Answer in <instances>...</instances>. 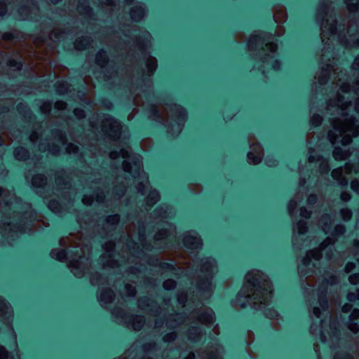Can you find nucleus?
<instances>
[{"mask_svg": "<svg viewBox=\"0 0 359 359\" xmlns=\"http://www.w3.org/2000/svg\"><path fill=\"white\" fill-rule=\"evenodd\" d=\"M154 97L156 100H161L164 102L167 105L171 107V109L177 113L176 116V120L175 122L179 125L182 126V123L187 120V109L182 105L178 104L175 102H172V99L170 95L166 92H162L158 93L156 95H154Z\"/></svg>", "mask_w": 359, "mask_h": 359, "instance_id": "1", "label": "nucleus"}, {"mask_svg": "<svg viewBox=\"0 0 359 359\" xmlns=\"http://www.w3.org/2000/svg\"><path fill=\"white\" fill-rule=\"evenodd\" d=\"M182 243L184 248L191 251H198L203 246L202 239L196 231L186 233L182 238Z\"/></svg>", "mask_w": 359, "mask_h": 359, "instance_id": "2", "label": "nucleus"}, {"mask_svg": "<svg viewBox=\"0 0 359 359\" xmlns=\"http://www.w3.org/2000/svg\"><path fill=\"white\" fill-rule=\"evenodd\" d=\"M336 281L337 277L334 275H331L328 279H326L323 281L322 285L319 288L318 302L323 310H327L329 306L328 299L327 297V286L328 285H332Z\"/></svg>", "mask_w": 359, "mask_h": 359, "instance_id": "3", "label": "nucleus"}, {"mask_svg": "<svg viewBox=\"0 0 359 359\" xmlns=\"http://www.w3.org/2000/svg\"><path fill=\"white\" fill-rule=\"evenodd\" d=\"M146 112L148 114V118L151 121L164 125L163 122L161 121V114L158 109V108L154 104H149L146 108Z\"/></svg>", "mask_w": 359, "mask_h": 359, "instance_id": "4", "label": "nucleus"}, {"mask_svg": "<svg viewBox=\"0 0 359 359\" xmlns=\"http://www.w3.org/2000/svg\"><path fill=\"white\" fill-rule=\"evenodd\" d=\"M204 332V329L200 325L192 326L189 329V339L191 341H197V338L202 336Z\"/></svg>", "mask_w": 359, "mask_h": 359, "instance_id": "5", "label": "nucleus"}, {"mask_svg": "<svg viewBox=\"0 0 359 359\" xmlns=\"http://www.w3.org/2000/svg\"><path fill=\"white\" fill-rule=\"evenodd\" d=\"M210 286V280L209 278L204 277L201 279L198 283L196 285V289L199 292L207 291Z\"/></svg>", "mask_w": 359, "mask_h": 359, "instance_id": "6", "label": "nucleus"}, {"mask_svg": "<svg viewBox=\"0 0 359 359\" xmlns=\"http://www.w3.org/2000/svg\"><path fill=\"white\" fill-rule=\"evenodd\" d=\"M144 15V9L140 7H135L131 10L130 16L132 19L135 21H138L141 18H142Z\"/></svg>", "mask_w": 359, "mask_h": 359, "instance_id": "7", "label": "nucleus"}, {"mask_svg": "<svg viewBox=\"0 0 359 359\" xmlns=\"http://www.w3.org/2000/svg\"><path fill=\"white\" fill-rule=\"evenodd\" d=\"M14 155L16 158L27 159L29 157V152L25 147H18L14 150Z\"/></svg>", "mask_w": 359, "mask_h": 359, "instance_id": "8", "label": "nucleus"}, {"mask_svg": "<svg viewBox=\"0 0 359 359\" xmlns=\"http://www.w3.org/2000/svg\"><path fill=\"white\" fill-rule=\"evenodd\" d=\"M114 298V293L110 288L105 289L102 294L101 301L104 302H111Z\"/></svg>", "mask_w": 359, "mask_h": 359, "instance_id": "9", "label": "nucleus"}, {"mask_svg": "<svg viewBox=\"0 0 359 359\" xmlns=\"http://www.w3.org/2000/svg\"><path fill=\"white\" fill-rule=\"evenodd\" d=\"M79 8L82 10L85 14L90 15H93V9L89 6L88 0H81L79 4Z\"/></svg>", "mask_w": 359, "mask_h": 359, "instance_id": "10", "label": "nucleus"}, {"mask_svg": "<svg viewBox=\"0 0 359 359\" xmlns=\"http://www.w3.org/2000/svg\"><path fill=\"white\" fill-rule=\"evenodd\" d=\"M97 62L98 64H107L108 62V56L104 49H101L97 54Z\"/></svg>", "mask_w": 359, "mask_h": 359, "instance_id": "11", "label": "nucleus"}, {"mask_svg": "<svg viewBox=\"0 0 359 359\" xmlns=\"http://www.w3.org/2000/svg\"><path fill=\"white\" fill-rule=\"evenodd\" d=\"M323 121V118L319 114H314L311 119V125L315 128L320 126Z\"/></svg>", "mask_w": 359, "mask_h": 359, "instance_id": "12", "label": "nucleus"}, {"mask_svg": "<svg viewBox=\"0 0 359 359\" xmlns=\"http://www.w3.org/2000/svg\"><path fill=\"white\" fill-rule=\"evenodd\" d=\"M248 283L255 289L259 290L262 288L260 280L255 276L248 280Z\"/></svg>", "mask_w": 359, "mask_h": 359, "instance_id": "13", "label": "nucleus"}, {"mask_svg": "<svg viewBox=\"0 0 359 359\" xmlns=\"http://www.w3.org/2000/svg\"><path fill=\"white\" fill-rule=\"evenodd\" d=\"M113 191L114 194L116 196L121 197L124 194L126 191V187L123 184H120L118 186L115 187Z\"/></svg>", "mask_w": 359, "mask_h": 359, "instance_id": "14", "label": "nucleus"}, {"mask_svg": "<svg viewBox=\"0 0 359 359\" xmlns=\"http://www.w3.org/2000/svg\"><path fill=\"white\" fill-rule=\"evenodd\" d=\"M160 268L168 271H173L177 270V268L172 264L169 262H161L160 264Z\"/></svg>", "mask_w": 359, "mask_h": 359, "instance_id": "15", "label": "nucleus"}, {"mask_svg": "<svg viewBox=\"0 0 359 359\" xmlns=\"http://www.w3.org/2000/svg\"><path fill=\"white\" fill-rule=\"evenodd\" d=\"M68 251L66 249H60L56 253V259L62 261L67 258Z\"/></svg>", "mask_w": 359, "mask_h": 359, "instance_id": "16", "label": "nucleus"}, {"mask_svg": "<svg viewBox=\"0 0 359 359\" xmlns=\"http://www.w3.org/2000/svg\"><path fill=\"white\" fill-rule=\"evenodd\" d=\"M89 43H90L89 39L86 38V37H83L82 39L76 40V45L78 48H86V46L89 44Z\"/></svg>", "mask_w": 359, "mask_h": 359, "instance_id": "17", "label": "nucleus"}, {"mask_svg": "<svg viewBox=\"0 0 359 359\" xmlns=\"http://www.w3.org/2000/svg\"><path fill=\"white\" fill-rule=\"evenodd\" d=\"M346 299L350 302L359 300V293L350 292L346 295Z\"/></svg>", "mask_w": 359, "mask_h": 359, "instance_id": "18", "label": "nucleus"}, {"mask_svg": "<svg viewBox=\"0 0 359 359\" xmlns=\"http://www.w3.org/2000/svg\"><path fill=\"white\" fill-rule=\"evenodd\" d=\"M119 219L118 215H112L106 219V222L110 224H116Z\"/></svg>", "mask_w": 359, "mask_h": 359, "instance_id": "19", "label": "nucleus"}, {"mask_svg": "<svg viewBox=\"0 0 359 359\" xmlns=\"http://www.w3.org/2000/svg\"><path fill=\"white\" fill-rule=\"evenodd\" d=\"M344 154L343 149L339 147H336L333 151V155L336 159L341 158Z\"/></svg>", "mask_w": 359, "mask_h": 359, "instance_id": "20", "label": "nucleus"}, {"mask_svg": "<svg viewBox=\"0 0 359 359\" xmlns=\"http://www.w3.org/2000/svg\"><path fill=\"white\" fill-rule=\"evenodd\" d=\"M247 156L250 160L253 161L256 163L260 161V158L251 151H248Z\"/></svg>", "mask_w": 359, "mask_h": 359, "instance_id": "21", "label": "nucleus"}, {"mask_svg": "<svg viewBox=\"0 0 359 359\" xmlns=\"http://www.w3.org/2000/svg\"><path fill=\"white\" fill-rule=\"evenodd\" d=\"M303 266H315V264L313 262H312L311 258L310 257L307 256L303 259Z\"/></svg>", "mask_w": 359, "mask_h": 359, "instance_id": "22", "label": "nucleus"}, {"mask_svg": "<svg viewBox=\"0 0 359 359\" xmlns=\"http://www.w3.org/2000/svg\"><path fill=\"white\" fill-rule=\"evenodd\" d=\"M300 215L306 219H309L311 217V212L304 208H301Z\"/></svg>", "mask_w": 359, "mask_h": 359, "instance_id": "23", "label": "nucleus"}, {"mask_svg": "<svg viewBox=\"0 0 359 359\" xmlns=\"http://www.w3.org/2000/svg\"><path fill=\"white\" fill-rule=\"evenodd\" d=\"M150 299L147 298V297H142L140 299V302L143 304V305H147V306H149L148 304H147V302L149 301ZM151 304L152 306H156L157 304L156 302H154V300H151Z\"/></svg>", "mask_w": 359, "mask_h": 359, "instance_id": "24", "label": "nucleus"}, {"mask_svg": "<svg viewBox=\"0 0 359 359\" xmlns=\"http://www.w3.org/2000/svg\"><path fill=\"white\" fill-rule=\"evenodd\" d=\"M318 198L316 194H311L308 197V203L311 205H314L317 202Z\"/></svg>", "mask_w": 359, "mask_h": 359, "instance_id": "25", "label": "nucleus"}, {"mask_svg": "<svg viewBox=\"0 0 359 359\" xmlns=\"http://www.w3.org/2000/svg\"><path fill=\"white\" fill-rule=\"evenodd\" d=\"M59 205L60 204L57 201L53 200L49 202L48 207L50 210L54 211L55 208H56V207Z\"/></svg>", "mask_w": 359, "mask_h": 359, "instance_id": "26", "label": "nucleus"}, {"mask_svg": "<svg viewBox=\"0 0 359 359\" xmlns=\"http://www.w3.org/2000/svg\"><path fill=\"white\" fill-rule=\"evenodd\" d=\"M280 61L279 60L275 59L271 62V67L274 70H278L280 69Z\"/></svg>", "mask_w": 359, "mask_h": 359, "instance_id": "27", "label": "nucleus"}, {"mask_svg": "<svg viewBox=\"0 0 359 359\" xmlns=\"http://www.w3.org/2000/svg\"><path fill=\"white\" fill-rule=\"evenodd\" d=\"M334 359H352V358L348 353H343L337 355Z\"/></svg>", "mask_w": 359, "mask_h": 359, "instance_id": "28", "label": "nucleus"}, {"mask_svg": "<svg viewBox=\"0 0 359 359\" xmlns=\"http://www.w3.org/2000/svg\"><path fill=\"white\" fill-rule=\"evenodd\" d=\"M334 231L337 234H342L345 232V226L344 225L337 226L334 228Z\"/></svg>", "mask_w": 359, "mask_h": 359, "instance_id": "29", "label": "nucleus"}, {"mask_svg": "<svg viewBox=\"0 0 359 359\" xmlns=\"http://www.w3.org/2000/svg\"><path fill=\"white\" fill-rule=\"evenodd\" d=\"M3 39L4 40H13L14 39H15V36L11 33V32H8V33H6L3 35Z\"/></svg>", "mask_w": 359, "mask_h": 359, "instance_id": "30", "label": "nucleus"}, {"mask_svg": "<svg viewBox=\"0 0 359 359\" xmlns=\"http://www.w3.org/2000/svg\"><path fill=\"white\" fill-rule=\"evenodd\" d=\"M320 169L322 170V172L328 174L330 171V168L325 163H321L320 165Z\"/></svg>", "mask_w": 359, "mask_h": 359, "instance_id": "31", "label": "nucleus"}, {"mask_svg": "<svg viewBox=\"0 0 359 359\" xmlns=\"http://www.w3.org/2000/svg\"><path fill=\"white\" fill-rule=\"evenodd\" d=\"M125 288L126 290L129 292L130 295V296H134L135 294V288L133 287L132 285H126L125 286Z\"/></svg>", "mask_w": 359, "mask_h": 359, "instance_id": "32", "label": "nucleus"}, {"mask_svg": "<svg viewBox=\"0 0 359 359\" xmlns=\"http://www.w3.org/2000/svg\"><path fill=\"white\" fill-rule=\"evenodd\" d=\"M74 113L76 116H84V111L82 109L76 108L74 110Z\"/></svg>", "mask_w": 359, "mask_h": 359, "instance_id": "33", "label": "nucleus"}, {"mask_svg": "<svg viewBox=\"0 0 359 359\" xmlns=\"http://www.w3.org/2000/svg\"><path fill=\"white\" fill-rule=\"evenodd\" d=\"M153 212L155 215H160L162 213H165V211L162 208L158 207L156 209H154Z\"/></svg>", "mask_w": 359, "mask_h": 359, "instance_id": "34", "label": "nucleus"}, {"mask_svg": "<svg viewBox=\"0 0 359 359\" xmlns=\"http://www.w3.org/2000/svg\"><path fill=\"white\" fill-rule=\"evenodd\" d=\"M10 65L11 67H22V62H17L16 60H13L12 61H11Z\"/></svg>", "mask_w": 359, "mask_h": 359, "instance_id": "35", "label": "nucleus"}, {"mask_svg": "<svg viewBox=\"0 0 359 359\" xmlns=\"http://www.w3.org/2000/svg\"><path fill=\"white\" fill-rule=\"evenodd\" d=\"M351 187L353 191H355L359 188V182L358 181H352Z\"/></svg>", "mask_w": 359, "mask_h": 359, "instance_id": "36", "label": "nucleus"}, {"mask_svg": "<svg viewBox=\"0 0 359 359\" xmlns=\"http://www.w3.org/2000/svg\"><path fill=\"white\" fill-rule=\"evenodd\" d=\"M201 317L204 319L208 320L212 318V313L210 312H204L201 314Z\"/></svg>", "mask_w": 359, "mask_h": 359, "instance_id": "37", "label": "nucleus"}, {"mask_svg": "<svg viewBox=\"0 0 359 359\" xmlns=\"http://www.w3.org/2000/svg\"><path fill=\"white\" fill-rule=\"evenodd\" d=\"M26 1V3H27L28 4L32 6L34 8H38V5L36 4V0H25Z\"/></svg>", "mask_w": 359, "mask_h": 359, "instance_id": "38", "label": "nucleus"}, {"mask_svg": "<svg viewBox=\"0 0 359 359\" xmlns=\"http://www.w3.org/2000/svg\"><path fill=\"white\" fill-rule=\"evenodd\" d=\"M243 144L245 145V151H248V149L250 148V140L248 138H245V140H243Z\"/></svg>", "mask_w": 359, "mask_h": 359, "instance_id": "39", "label": "nucleus"}, {"mask_svg": "<svg viewBox=\"0 0 359 359\" xmlns=\"http://www.w3.org/2000/svg\"><path fill=\"white\" fill-rule=\"evenodd\" d=\"M299 273L302 276H306L309 274V269L301 267Z\"/></svg>", "mask_w": 359, "mask_h": 359, "instance_id": "40", "label": "nucleus"}, {"mask_svg": "<svg viewBox=\"0 0 359 359\" xmlns=\"http://www.w3.org/2000/svg\"><path fill=\"white\" fill-rule=\"evenodd\" d=\"M351 244L353 248H354L355 249L359 248V241L358 240H353V241H351Z\"/></svg>", "mask_w": 359, "mask_h": 359, "instance_id": "41", "label": "nucleus"}, {"mask_svg": "<svg viewBox=\"0 0 359 359\" xmlns=\"http://www.w3.org/2000/svg\"><path fill=\"white\" fill-rule=\"evenodd\" d=\"M350 198H351V196L348 193H345L341 195V199L344 201H346L349 200Z\"/></svg>", "mask_w": 359, "mask_h": 359, "instance_id": "42", "label": "nucleus"}, {"mask_svg": "<svg viewBox=\"0 0 359 359\" xmlns=\"http://www.w3.org/2000/svg\"><path fill=\"white\" fill-rule=\"evenodd\" d=\"M174 339V336L172 334H168L165 336L164 340L165 341H170Z\"/></svg>", "mask_w": 359, "mask_h": 359, "instance_id": "43", "label": "nucleus"}, {"mask_svg": "<svg viewBox=\"0 0 359 359\" xmlns=\"http://www.w3.org/2000/svg\"><path fill=\"white\" fill-rule=\"evenodd\" d=\"M351 308V305L346 304L343 306L342 311L344 312H348L350 311Z\"/></svg>", "mask_w": 359, "mask_h": 359, "instance_id": "44", "label": "nucleus"}, {"mask_svg": "<svg viewBox=\"0 0 359 359\" xmlns=\"http://www.w3.org/2000/svg\"><path fill=\"white\" fill-rule=\"evenodd\" d=\"M237 302L238 304L240 305V306L243 309H245L246 308L247 306V304L245 303V302L243 301V302H241L240 299L238 298H237Z\"/></svg>", "mask_w": 359, "mask_h": 359, "instance_id": "45", "label": "nucleus"}, {"mask_svg": "<svg viewBox=\"0 0 359 359\" xmlns=\"http://www.w3.org/2000/svg\"><path fill=\"white\" fill-rule=\"evenodd\" d=\"M258 39H261V37L258 36H256L253 38L252 41H251L250 46L251 47H253L255 44H256V41Z\"/></svg>", "mask_w": 359, "mask_h": 359, "instance_id": "46", "label": "nucleus"}, {"mask_svg": "<svg viewBox=\"0 0 359 359\" xmlns=\"http://www.w3.org/2000/svg\"><path fill=\"white\" fill-rule=\"evenodd\" d=\"M6 306V302L5 299L4 298H2L1 297H0V307L4 308Z\"/></svg>", "mask_w": 359, "mask_h": 359, "instance_id": "47", "label": "nucleus"}, {"mask_svg": "<svg viewBox=\"0 0 359 359\" xmlns=\"http://www.w3.org/2000/svg\"><path fill=\"white\" fill-rule=\"evenodd\" d=\"M353 279L358 280H359V273H353V275H351L350 276V280H352Z\"/></svg>", "mask_w": 359, "mask_h": 359, "instance_id": "48", "label": "nucleus"}, {"mask_svg": "<svg viewBox=\"0 0 359 359\" xmlns=\"http://www.w3.org/2000/svg\"><path fill=\"white\" fill-rule=\"evenodd\" d=\"M8 107L7 106H2L0 107V114L1 113H6L8 111Z\"/></svg>", "mask_w": 359, "mask_h": 359, "instance_id": "49", "label": "nucleus"}, {"mask_svg": "<svg viewBox=\"0 0 359 359\" xmlns=\"http://www.w3.org/2000/svg\"><path fill=\"white\" fill-rule=\"evenodd\" d=\"M275 311L273 309H272L271 308H269L266 309V316H268L269 314H271V317H270V318H271L273 317V313H274Z\"/></svg>", "mask_w": 359, "mask_h": 359, "instance_id": "50", "label": "nucleus"}, {"mask_svg": "<svg viewBox=\"0 0 359 359\" xmlns=\"http://www.w3.org/2000/svg\"><path fill=\"white\" fill-rule=\"evenodd\" d=\"M27 113L29 115V118L30 121H32V119L36 118V116L32 114V112L29 109L27 110Z\"/></svg>", "mask_w": 359, "mask_h": 359, "instance_id": "51", "label": "nucleus"}, {"mask_svg": "<svg viewBox=\"0 0 359 359\" xmlns=\"http://www.w3.org/2000/svg\"><path fill=\"white\" fill-rule=\"evenodd\" d=\"M25 106H24L22 104H18V110L19 112H22V111H24L25 109Z\"/></svg>", "mask_w": 359, "mask_h": 359, "instance_id": "52", "label": "nucleus"}, {"mask_svg": "<svg viewBox=\"0 0 359 359\" xmlns=\"http://www.w3.org/2000/svg\"><path fill=\"white\" fill-rule=\"evenodd\" d=\"M145 249L148 251H151L152 250V245L150 243H147L144 245Z\"/></svg>", "mask_w": 359, "mask_h": 359, "instance_id": "53", "label": "nucleus"}, {"mask_svg": "<svg viewBox=\"0 0 359 359\" xmlns=\"http://www.w3.org/2000/svg\"><path fill=\"white\" fill-rule=\"evenodd\" d=\"M348 8L350 11H353L358 9V6L355 4H350L348 6Z\"/></svg>", "mask_w": 359, "mask_h": 359, "instance_id": "54", "label": "nucleus"}, {"mask_svg": "<svg viewBox=\"0 0 359 359\" xmlns=\"http://www.w3.org/2000/svg\"><path fill=\"white\" fill-rule=\"evenodd\" d=\"M166 133H167V135H168V137H170V140H172V139H173V138L175 137H174V134H173V133H171V132H170V131H169V130H167V131H166Z\"/></svg>", "mask_w": 359, "mask_h": 359, "instance_id": "55", "label": "nucleus"}, {"mask_svg": "<svg viewBox=\"0 0 359 359\" xmlns=\"http://www.w3.org/2000/svg\"><path fill=\"white\" fill-rule=\"evenodd\" d=\"M210 263L208 261H205V262L203 263L202 266L204 269H208V267L210 266Z\"/></svg>", "mask_w": 359, "mask_h": 359, "instance_id": "56", "label": "nucleus"}, {"mask_svg": "<svg viewBox=\"0 0 359 359\" xmlns=\"http://www.w3.org/2000/svg\"><path fill=\"white\" fill-rule=\"evenodd\" d=\"M236 296L238 297H243V298H247L248 297L244 294V293H241V292H238Z\"/></svg>", "mask_w": 359, "mask_h": 359, "instance_id": "57", "label": "nucleus"}, {"mask_svg": "<svg viewBox=\"0 0 359 359\" xmlns=\"http://www.w3.org/2000/svg\"><path fill=\"white\" fill-rule=\"evenodd\" d=\"M295 205H296V203H295V202H294V201H291V202L290 203V204H289V206H288V207H289V208H290H290H294V206H295Z\"/></svg>", "mask_w": 359, "mask_h": 359, "instance_id": "58", "label": "nucleus"}, {"mask_svg": "<svg viewBox=\"0 0 359 359\" xmlns=\"http://www.w3.org/2000/svg\"><path fill=\"white\" fill-rule=\"evenodd\" d=\"M312 257L315 259V260H319L320 258V255L318 254V255H313Z\"/></svg>", "mask_w": 359, "mask_h": 359, "instance_id": "59", "label": "nucleus"}, {"mask_svg": "<svg viewBox=\"0 0 359 359\" xmlns=\"http://www.w3.org/2000/svg\"><path fill=\"white\" fill-rule=\"evenodd\" d=\"M323 219H326V220H330L331 217H330V215H328V214H325V215H324L323 216Z\"/></svg>", "mask_w": 359, "mask_h": 359, "instance_id": "60", "label": "nucleus"}, {"mask_svg": "<svg viewBox=\"0 0 359 359\" xmlns=\"http://www.w3.org/2000/svg\"><path fill=\"white\" fill-rule=\"evenodd\" d=\"M104 198V194L103 193H101V194L97 195V201H101Z\"/></svg>", "mask_w": 359, "mask_h": 359, "instance_id": "61", "label": "nucleus"}, {"mask_svg": "<svg viewBox=\"0 0 359 359\" xmlns=\"http://www.w3.org/2000/svg\"><path fill=\"white\" fill-rule=\"evenodd\" d=\"M6 8H2V11L0 12V15L2 16L4 15L5 13H6Z\"/></svg>", "mask_w": 359, "mask_h": 359, "instance_id": "62", "label": "nucleus"}, {"mask_svg": "<svg viewBox=\"0 0 359 359\" xmlns=\"http://www.w3.org/2000/svg\"><path fill=\"white\" fill-rule=\"evenodd\" d=\"M187 191L189 192V194L191 196H194L196 194L194 192H193L191 190H190L189 188H187Z\"/></svg>", "mask_w": 359, "mask_h": 359, "instance_id": "63", "label": "nucleus"}, {"mask_svg": "<svg viewBox=\"0 0 359 359\" xmlns=\"http://www.w3.org/2000/svg\"><path fill=\"white\" fill-rule=\"evenodd\" d=\"M51 1V3H53V4H56L57 3H59L60 1H61V0H50Z\"/></svg>", "mask_w": 359, "mask_h": 359, "instance_id": "64", "label": "nucleus"}]
</instances>
